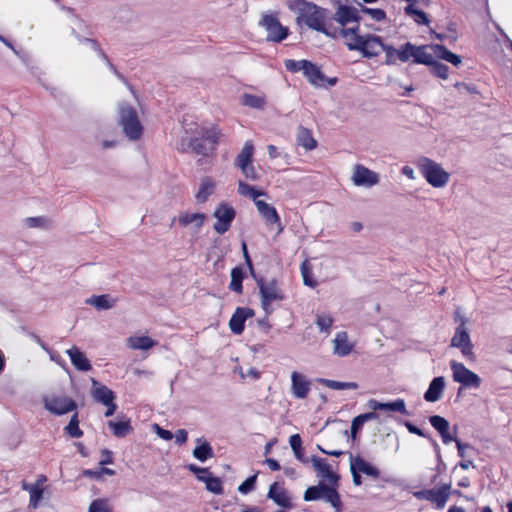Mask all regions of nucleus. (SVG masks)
Instances as JSON below:
<instances>
[{
	"label": "nucleus",
	"instance_id": "obj_1",
	"mask_svg": "<svg viewBox=\"0 0 512 512\" xmlns=\"http://www.w3.org/2000/svg\"><path fill=\"white\" fill-rule=\"evenodd\" d=\"M289 8L298 13V24L303 22L310 29L321 32L327 36L335 37V34L330 33L324 25L326 9L306 0H295L289 5Z\"/></svg>",
	"mask_w": 512,
	"mask_h": 512
},
{
	"label": "nucleus",
	"instance_id": "obj_2",
	"mask_svg": "<svg viewBox=\"0 0 512 512\" xmlns=\"http://www.w3.org/2000/svg\"><path fill=\"white\" fill-rule=\"evenodd\" d=\"M118 113V123L123 133L132 141L139 140L143 134V126L135 108L123 102L118 105Z\"/></svg>",
	"mask_w": 512,
	"mask_h": 512
},
{
	"label": "nucleus",
	"instance_id": "obj_3",
	"mask_svg": "<svg viewBox=\"0 0 512 512\" xmlns=\"http://www.w3.org/2000/svg\"><path fill=\"white\" fill-rule=\"evenodd\" d=\"M418 168L426 181L435 188L444 187L449 181V173L429 158H421Z\"/></svg>",
	"mask_w": 512,
	"mask_h": 512
},
{
	"label": "nucleus",
	"instance_id": "obj_4",
	"mask_svg": "<svg viewBox=\"0 0 512 512\" xmlns=\"http://www.w3.org/2000/svg\"><path fill=\"white\" fill-rule=\"evenodd\" d=\"M257 286L261 297V306L266 314L272 313L271 303L273 301H281L284 299L282 291L278 287L276 279H272L269 282L260 277L256 279Z\"/></svg>",
	"mask_w": 512,
	"mask_h": 512
},
{
	"label": "nucleus",
	"instance_id": "obj_5",
	"mask_svg": "<svg viewBox=\"0 0 512 512\" xmlns=\"http://www.w3.org/2000/svg\"><path fill=\"white\" fill-rule=\"evenodd\" d=\"M259 25L267 31V41L280 43L289 35V29L272 14H263Z\"/></svg>",
	"mask_w": 512,
	"mask_h": 512
},
{
	"label": "nucleus",
	"instance_id": "obj_6",
	"mask_svg": "<svg viewBox=\"0 0 512 512\" xmlns=\"http://www.w3.org/2000/svg\"><path fill=\"white\" fill-rule=\"evenodd\" d=\"M44 408L51 414L61 416L77 409V403L69 396L52 394L43 399Z\"/></svg>",
	"mask_w": 512,
	"mask_h": 512
},
{
	"label": "nucleus",
	"instance_id": "obj_7",
	"mask_svg": "<svg viewBox=\"0 0 512 512\" xmlns=\"http://www.w3.org/2000/svg\"><path fill=\"white\" fill-rule=\"evenodd\" d=\"M427 48H430V45H420L416 46L411 42H407L403 44V50L401 51V62H407L411 57H413V62L417 64H423L429 66L433 64L434 54L428 53Z\"/></svg>",
	"mask_w": 512,
	"mask_h": 512
},
{
	"label": "nucleus",
	"instance_id": "obj_8",
	"mask_svg": "<svg viewBox=\"0 0 512 512\" xmlns=\"http://www.w3.org/2000/svg\"><path fill=\"white\" fill-rule=\"evenodd\" d=\"M451 485L443 484L437 489L419 490L413 493L418 500H427L434 503L438 509H442L450 496Z\"/></svg>",
	"mask_w": 512,
	"mask_h": 512
},
{
	"label": "nucleus",
	"instance_id": "obj_9",
	"mask_svg": "<svg viewBox=\"0 0 512 512\" xmlns=\"http://www.w3.org/2000/svg\"><path fill=\"white\" fill-rule=\"evenodd\" d=\"M450 367L453 372V380L465 387L479 388L481 384L480 377L465 367L463 363L451 361Z\"/></svg>",
	"mask_w": 512,
	"mask_h": 512
},
{
	"label": "nucleus",
	"instance_id": "obj_10",
	"mask_svg": "<svg viewBox=\"0 0 512 512\" xmlns=\"http://www.w3.org/2000/svg\"><path fill=\"white\" fill-rule=\"evenodd\" d=\"M213 216L217 219L214 224V230L222 235L227 232L236 216L235 209L227 203H221L215 209Z\"/></svg>",
	"mask_w": 512,
	"mask_h": 512
},
{
	"label": "nucleus",
	"instance_id": "obj_11",
	"mask_svg": "<svg viewBox=\"0 0 512 512\" xmlns=\"http://www.w3.org/2000/svg\"><path fill=\"white\" fill-rule=\"evenodd\" d=\"M351 180L355 186L370 188L380 181L379 174L367 167L356 164L353 167Z\"/></svg>",
	"mask_w": 512,
	"mask_h": 512
},
{
	"label": "nucleus",
	"instance_id": "obj_12",
	"mask_svg": "<svg viewBox=\"0 0 512 512\" xmlns=\"http://www.w3.org/2000/svg\"><path fill=\"white\" fill-rule=\"evenodd\" d=\"M256 207L259 215L265 221L267 226H276L278 233L284 229L280 216L274 206L266 203L265 201H256Z\"/></svg>",
	"mask_w": 512,
	"mask_h": 512
},
{
	"label": "nucleus",
	"instance_id": "obj_13",
	"mask_svg": "<svg viewBox=\"0 0 512 512\" xmlns=\"http://www.w3.org/2000/svg\"><path fill=\"white\" fill-rule=\"evenodd\" d=\"M255 315L253 309L249 307H237L229 320V328L235 335H240L244 331L245 321Z\"/></svg>",
	"mask_w": 512,
	"mask_h": 512
},
{
	"label": "nucleus",
	"instance_id": "obj_14",
	"mask_svg": "<svg viewBox=\"0 0 512 512\" xmlns=\"http://www.w3.org/2000/svg\"><path fill=\"white\" fill-rule=\"evenodd\" d=\"M367 406L372 410L399 412L403 415H409V412L406 409L405 401L400 398L388 403H382L375 399H370L367 403Z\"/></svg>",
	"mask_w": 512,
	"mask_h": 512
},
{
	"label": "nucleus",
	"instance_id": "obj_15",
	"mask_svg": "<svg viewBox=\"0 0 512 512\" xmlns=\"http://www.w3.org/2000/svg\"><path fill=\"white\" fill-rule=\"evenodd\" d=\"M92 387H91V396L95 402L101 404H107L110 400H115V393L109 389L107 386L99 383L96 379H91Z\"/></svg>",
	"mask_w": 512,
	"mask_h": 512
},
{
	"label": "nucleus",
	"instance_id": "obj_16",
	"mask_svg": "<svg viewBox=\"0 0 512 512\" xmlns=\"http://www.w3.org/2000/svg\"><path fill=\"white\" fill-rule=\"evenodd\" d=\"M291 381V390L294 397L305 399L310 391V382L304 375L295 371L291 374Z\"/></svg>",
	"mask_w": 512,
	"mask_h": 512
},
{
	"label": "nucleus",
	"instance_id": "obj_17",
	"mask_svg": "<svg viewBox=\"0 0 512 512\" xmlns=\"http://www.w3.org/2000/svg\"><path fill=\"white\" fill-rule=\"evenodd\" d=\"M456 321H460L459 326L455 330V334L453 338L451 339V347L459 348L466 343L471 341L470 335L465 327L466 325V318L464 316H461L459 313H456Z\"/></svg>",
	"mask_w": 512,
	"mask_h": 512
},
{
	"label": "nucleus",
	"instance_id": "obj_18",
	"mask_svg": "<svg viewBox=\"0 0 512 512\" xmlns=\"http://www.w3.org/2000/svg\"><path fill=\"white\" fill-rule=\"evenodd\" d=\"M69 356L72 365L79 371H89L92 366L90 361L87 359L85 354L80 351L76 346L71 347L66 351Z\"/></svg>",
	"mask_w": 512,
	"mask_h": 512
},
{
	"label": "nucleus",
	"instance_id": "obj_19",
	"mask_svg": "<svg viewBox=\"0 0 512 512\" xmlns=\"http://www.w3.org/2000/svg\"><path fill=\"white\" fill-rule=\"evenodd\" d=\"M335 19L339 24L344 26L350 22L359 23L360 16L358 14V10L355 7L348 5H340L336 11Z\"/></svg>",
	"mask_w": 512,
	"mask_h": 512
},
{
	"label": "nucleus",
	"instance_id": "obj_20",
	"mask_svg": "<svg viewBox=\"0 0 512 512\" xmlns=\"http://www.w3.org/2000/svg\"><path fill=\"white\" fill-rule=\"evenodd\" d=\"M445 388V379L443 376L435 377L430 382L427 391L424 393V399L427 402L438 401L443 394Z\"/></svg>",
	"mask_w": 512,
	"mask_h": 512
},
{
	"label": "nucleus",
	"instance_id": "obj_21",
	"mask_svg": "<svg viewBox=\"0 0 512 512\" xmlns=\"http://www.w3.org/2000/svg\"><path fill=\"white\" fill-rule=\"evenodd\" d=\"M267 497L269 499H272L280 507L287 509L292 507L291 499L288 495V492L285 489L278 490L277 482H274L273 484L270 485Z\"/></svg>",
	"mask_w": 512,
	"mask_h": 512
},
{
	"label": "nucleus",
	"instance_id": "obj_22",
	"mask_svg": "<svg viewBox=\"0 0 512 512\" xmlns=\"http://www.w3.org/2000/svg\"><path fill=\"white\" fill-rule=\"evenodd\" d=\"M384 45L385 43L382 41L380 36L368 34V38H366V46L362 56L365 58L376 57L381 53V51H383Z\"/></svg>",
	"mask_w": 512,
	"mask_h": 512
},
{
	"label": "nucleus",
	"instance_id": "obj_23",
	"mask_svg": "<svg viewBox=\"0 0 512 512\" xmlns=\"http://www.w3.org/2000/svg\"><path fill=\"white\" fill-rule=\"evenodd\" d=\"M311 462L313 467L320 473L321 477L327 479L330 483L336 484L339 476L331 471L330 466L325 462V459L312 456Z\"/></svg>",
	"mask_w": 512,
	"mask_h": 512
},
{
	"label": "nucleus",
	"instance_id": "obj_24",
	"mask_svg": "<svg viewBox=\"0 0 512 512\" xmlns=\"http://www.w3.org/2000/svg\"><path fill=\"white\" fill-rule=\"evenodd\" d=\"M430 49L437 58L445 60L454 66H458L462 62L460 56L452 53L442 44H431Z\"/></svg>",
	"mask_w": 512,
	"mask_h": 512
},
{
	"label": "nucleus",
	"instance_id": "obj_25",
	"mask_svg": "<svg viewBox=\"0 0 512 512\" xmlns=\"http://www.w3.org/2000/svg\"><path fill=\"white\" fill-rule=\"evenodd\" d=\"M333 342L334 353L340 357L347 356L353 349V344L348 341V335L344 331L337 333Z\"/></svg>",
	"mask_w": 512,
	"mask_h": 512
},
{
	"label": "nucleus",
	"instance_id": "obj_26",
	"mask_svg": "<svg viewBox=\"0 0 512 512\" xmlns=\"http://www.w3.org/2000/svg\"><path fill=\"white\" fill-rule=\"evenodd\" d=\"M304 76L312 85L324 86L326 76L322 73L317 65L310 61H308L307 67L304 71Z\"/></svg>",
	"mask_w": 512,
	"mask_h": 512
},
{
	"label": "nucleus",
	"instance_id": "obj_27",
	"mask_svg": "<svg viewBox=\"0 0 512 512\" xmlns=\"http://www.w3.org/2000/svg\"><path fill=\"white\" fill-rule=\"evenodd\" d=\"M206 219V215L204 213H182L178 217V223L182 227H187L190 224H193L196 231H199L200 228L204 225Z\"/></svg>",
	"mask_w": 512,
	"mask_h": 512
},
{
	"label": "nucleus",
	"instance_id": "obj_28",
	"mask_svg": "<svg viewBox=\"0 0 512 512\" xmlns=\"http://www.w3.org/2000/svg\"><path fill=\"white\" fill-rule=\"evenodd\" d=\"M197 443L199 445H197L194 449H193V456L201 461V462H205L206 460L212 458L214 456V452H213V449L210 445L209 442H207L204 438H198L197 440Z\"/></svg>",
	"mask_w": 512,
	"mask_h": 512
},
{
	"label": "nucleus",
	"instance_id": "obj_29",
	"mask_svg": "<svg viewBox=\"0 0 512 512\" xmlns=\"http://www.w3.org/2000/svg\"><path fill=\"white\" fill-rule=\"evenodd\" d=\"M115 299H112L107 294L93 295L86 300V304L94 306L97 310H108L114 307Z\"/></svg>",
	"mask_w": 512,
	"mask_h": 512
},
{
	"label": "nucleus",
	"instance_id": "obj_30",
	"mask_svg": "<svg viewBox=\"0 0 512 512\" xmlns=\"http://www.w3.org/2000/svg\"><path fill=\"white\" fill-rule=\"evenodd\" d=\"M297 141L306 150H313L317 146V141L314 139L312 132L303 126L298 128Z\"/></svg>",
	"mask_w": 512,
	"mask_h": 512
},
{
	"label": "nucleus",
	"instance_id": "obj_31",
	"mask_svg": "<svg viewBox=\"0 0 512 512\" xmlns=\"http://www.w3.org/2000/svg\"><path fill=\"white\" fill-rule=\"evenodd\" d=\"M253 152H254L253 144L250 141H247L244 144L241 152L236 157L235 165L239 168L250 165L252 162Z\"/></svg>",
	"mask_w": 512,
	"mask_h": 512
},
{
	"label": "nucleus",
	"instance_id": "obj_32",
	"mask_svg": "<svg viewBox=\"0 0 512 512\" xmlns=\"http://www.w3.org/2000/svg\"><path fill=\"white\" fill-rule=\"evenodd\" d=\"M245 277V272L241 266H236L231 270V281L229 289L236 293H242L243 285L242 281Z\"/></svg>",
	"mask_w": 512,
	"mask_h": 512
},
{
	"label": "nucleus",
	"instance_id": "obj_33",
	"mask_svg": "<svg viewBox=\"0 0 512 512\" xmlns=\"http://www.w3.org/2000/svg\"><path fill=\"white\" fill-rule=\"evenodd\" d=\"M108 426L112 429L113 434L118 438H123L133 431V427L131 426L129 419L118 422L109 421Z\"/></svg>",
	"mask_w": 512,
	"mask_h": 512
},
{
	"label": "nucleus",
	"instance_id": "obj_34",
	"mask_svg": "<svg viewBox=\"0 0 512 512\" xmlns=\"http://www.w3.org/2000/svg\"><path fill=\"white\" fill-rule=\"evenodd\" d=\"M198 480L205 483L206 489L209 492H212L217 495L223 494L224 490L220 478L214 477L210 473L208 476H198Z\"/></svg>",
	"mask_w": 512,
	"mask_h": 512
},
{
	"label": "nucleus",
	"instance_id": "obj_35",
	"mask_svg": "<svg viewBox=\"0 0 512 512\" xmlns=\"http://www.w3.org/2000/svg\"><path fill=\"white\" fill-rule=\"evenodd\" d=\"M351 459L353 460L355 467H358V470L360 472H362L368 476H371L373 478L379 477L380 471L376 467L371 465L369 462L364 460L362 457H360V456L352 457L351 456Z\"/></svg>",
	"mask_w": 512,
	"mask_h": 512
},
{
	"label": "nucleus",
	"instance_id": "obj_36",
	"mask_svg": "<svg viewBox=\"0 0 512 512\" xmlns=\"http://www.w3.org/2000/svg\"><path fill=\"white\" fill-rule=\"evenodd\" d=\"M213 191V181L210 178L205 177L201 180L200 188L197 194L195 195V198L199 203H204L207 201L208 197L213 193Z\"/></svg>",
	"mask_w": 512,
	"mask_h": 512
},
{
	"label": "nucleus",
	"instance_id": "obj_37",
	"mask_svg": "<svg viewBox=\"0 0 512 512\" xmlns=\"http://www.w3.org/2000/svg\"><path fill=\"white\" fill-rule=\"evenodd\" d=\"M241 104L254 109H264L266 105L265 96L244 93L241 96Z\"/></svg>",
	"mask_w": 512,
	"mask_h": 512
},
{
	"label": "nucleus",
	"instance_id": "obj_38",
	"mask_svg": "<svg viewBox=\"0 0 512 512\" xmlns=\"http://www.w3.org/2000/svg\"><path fill=\"white\" fill-rule=\"evenodd\" d=\"M189 146L192 148L193 152L199 155L207 156L210 152L213 151V147L209 146L208 142L201 135V137L192 138L190 140Z\"/></svg>",
	"mask_w": 512,
	"mask_h": 512
},
{
	"label": "nucleus",
	"instance_id": "obj_39",
	"mask_svg": "<svg viewBox=\"0 0 512 512\" xmlns=\"http://www.w3.org/2000/svg\"><path fill=\"white\" fill-rule=\"evenodd\" d=\"M324 490L323 498L335 508L336 512H341L342 502L336 488L325 485Z\"/></svg>",
	"mask_w": 512,
	"mask_h": 512
},
{
	"label": "nucleus",
	"instance_id": "obj_40",
	"mask_svg": "<svg viewBox=\"0 0 512 512\" xmlns=\"http://www.w3.org/2000/svg\"><path fill=\"white\" fill-rule=\"evenodd\" d=\"M130 347L138 350H148L157 345V342L148 336L130 337Z\"/></svg>",
	"mask_w": 512,
	"mask_h": 512
},
{
	"label": "nucleus",
	"instance_id": "obj_41",
	"mask_svg": "<svg viewBox=\"0 0 512 512\" xmlns=\"http://www.w3.org/2000/svg\"><path fill=\"white\" fill-rule=\"evenodd\" d=\"M404 11L406 15L414 17L415 22L419 25H428L430 22L427 14L422 10L416 9L413 2L409 3Z\"/></svg>",
	"mask_w": 512,
	"mask_h": 512
},
{
	"label": "nucleus",
	"instance_id": "obj_42",
	"mask_svg": "<svg viewBox=\"0 0 512 512\" xmlns=\"http://www.w3.org/2000/svg\"><path fill=\"white\" fill-rule=\"evenodd\" d=\"M289 444L294 453V456L297 460L307 463L308 459L304 457L303 448H302V439L299 434H294L290 436Z\"/></svg>",
	"mask_w": 512,
	"mask_h": 512
},
{
	"label": "nucleus",
	"instance_id": "obj_43",
	"mask_svg": "<svg viewBox=\"0 0 512 512\" xmlns=\"http://www.w3.org/2000/svg\"><path fill=\"white\" fill-rule=\"evenodd\" d=\"M317 381L333 390H345V389L354 390V389L358 388V385L355 382H340V381L329 380V379H324V378H319Z\"/></svg>",
	"mask_w": 512,
	"mask_h": 512
},
{
	"label": "nucleus",
	"instance_id": "obj_44",
	"mask_svg": "<svg viewBox=\"0 0 512 512\" xmlns=\"http://www.w3.org/2000/svg\"><path fill=\"white\" fill-rule=\"evenodd\" d=\"M403 50V45L399 47V49L394 48L391 45L385 44L383 47V51L385 52V64L386 65H395L397 60L401 61V51Z\"/></svg>",
	"mask_w": 512,
	"mask_h": 512
},
{
	"label": "nucleus",
	"instance_id": "obj_45",
	"mask_svg": "<svg viewBox=\"0 0 512 512\" xmlns=\"http://www.w3.org/2000/svg\"><path fill=\"white\" fill-rule=\"evenodd\" d=\"M325 485L324 483H319L316 486H310L306 489L304 493V500L305 501H316L321 498H323V493L325 492Z\"/></svg>",
	"mask_w": 512,
	"mask_h": 512
},
{
	"label": "nucleus",
	"instance_id": "obj_46",
	"mask_svg": "<svg viewBox=\"0 0 512 512\" xmlns=\"http://www.w3.org/2000/svg\"><path fill=\"white\" fill-rule=\"evenodd\" d=\"M201 135L206 139L209 146L213 147L214 150L215 145L218 143L222 134L221 130L217 126H213L211 128L203 129Z\"/></svg>",
	"mask_w": 512,
	"mask_h": 512
},
{
	"label": "nucleus",
	"instance_id": "obj_47",
	"mask_svg": "<svg viewBox=\"0 0 512 512\" xmlns=\"http://www.w3.org/2000/svg\"><path fill=\"white\" fill-rule=\"evenodd\" d=\"M65 431L72 437V438H79L83 435V431L79 428V419H78V413L75 412L68 425L65 427Z\"/></svg>",
	"mask_w": 512,
	"mask_h": 512
},
{
	"label": "nucleus",
	"instance_id": "obj_48",
	"mask_svg": "<svg viewBox=\"0 0 512 512\" xmlns=\"http://www.w3.org/2000/svg\"><path fill=\"white\" fill-rule=\"evenodd\" d=\"M88 512H113V510L109 505L108 499L99 498L91 502Z\"/></svg>",
	"mask_w": 512,
	"mask_h": 512
},
{
	"label": "nucleus",
	"instance_id": "obj_49",
	"mask_svg": "<svg viewBox=\"0 0 512 512\" xmlns=\"http://www.w3.org/2000/svg\"><path fill=\"white\" fill-rule=\"evenodd\" d=\"M429 422L432 427L439 432V434L449 430V422L447 419L440 415H433L429 417Z\"/></svg>",
	"mask_w": 512,
	"mask_h": 512
},
{
	"label": "nucleus",
	"instance_id": "obj_50",
	"mask_svg": "<svg viewBox=\"0 0 512 512\" xmlns=\"http://www.w3.org/2000/svg\"><path fill=\"white\" fill-rule=\"evenodd\" d=\"M300 270H301V275L303 278L304 285L311 287V288H315L317 286V282L312 278V271H311V268L309 267L307 261H304L301 264Z\"/></svg>",
	"mask_w": 512,
	"mask_h": 512
},
{
	"label": "nucleus",
	"instance_id": "obj_51",
	"mask_svg": "<svg viewBox=\"0 0 512 512\" xmlns=\"http://www.w3.org/2000/svg\"><path fill=\"white\" fill-rule=\"evenodd\" d=\"M332 324H333V318L331 316L325 315V314L317 315L316 325L318 326L320 332L329 334Z\"/></svg>",
	"mask_w": 512,
	"mask_h": 512
},
{
	"label": "nucleus",
	"instance_id": "obj_52",
	"mask_svg": "<svg viewBox=\"0 0 512 512\" xmlns=\"http://www.w3.org/2000/svg\"><path fill=\"white\" fill-rule=\"evenodd\" d=\"M431 67V73L439 77L441 79L448 78L449 67L439 61L433 60V64L429 65Z\"/></svg>",
	"mask_w": 512,
	"mask_h": 512
},
{
	"label": "nucleus",
	"instance_id": "obj_53",
	"mask_svg": "<svg viewBox=\"0 0 512 512\" xmlns=\"http://www.w3.org/2000/svg\"><path fill=\"white\" fill-rule=\"evenodd\" d=\"M366 38H368V34L366 35H355L353 38L354 42H348L347 48L350 51H359L361 54L364 51V48L366 46Z\"/></svg>",
	"mask_w": 512,
	"mask_h": 512
},
{
	"label": "nucleus",
	"instance_id": "obj_54",
	"mask_svg": "<svg viewBox=\"0 0 512 512\" xmlns=\"http://www.w3.org/2000/svg\"><path fill=\"white\" fill-rule=\"evenodd\" d=\"M308 64V60H292L288 59L285 61V68L290 72L305 71Z\"/></svg>",
	"mask_w": 512,
	"mask_h": 512
},
{
	"label": "nucleus",
	"instance_id": "obj_55",
	"mask_svg": "<svg viewBox=\"0 0 512 512\" xmlns=\"http://www.w3.org/2000/svg\"><path fill=\"white\" fill-rule=\"evenodd\" d=\"M361 6V11L365 14H368L371 16L372 19H374L375 21L377 22H380V21H383L386 19V13L384 10L380 9V8H368L362 4H360Z\"/></svg>",
	"mask_w": 512,
	"mask_h": 512
},
{
	"label": "nucleus",
	"instance_id": "obj_56",
	"mask_svg": "<svg viewBox=\"0 0 512 512\" xmlns=\"http://www.w3.org/2000/svg\"><path fill=\"white\" fill-rule=\"evenodd\" d=\"M258 473L248 477L238 486V491L242 494H248L255 489Z\"/></svg>",
	"mask_w": 512,
	"mask_h": 512
},
{
	"label": "nucleus",
	"instance_id": "obj_57",
	"mask_svg": "<svg viewBox=\"0 0 512 512\" xmlns=\"http://www.w3.org/2000/svg\"><path fill=\"white\" fill-rule=\"evenodd\" d=\"M30 501L29 506L37 508L38 503L43 498V490L36 485L30 487Z\"/></svg>",
	"mask_w": 512,
	"mask_h": 512
},
{
	"label": "nucleus",
	"instance_id": "obj_58",
	"mask_svg": "<svg viewBox=\"0 0 512 512\" xmlns=\"http://www.w3.org/2000/svg\"><path fill=\"white\" fill-rule=\"evenodd\" d=\"M77 38H78L79 42H81V43H82V42L89 43V44L91 45L92 49H94L95 51H97V52H98V54H99V56H100L101 58H103L106 62H108V61H109L108 56H107V55L105 54V52L100 48V45H99V43H98L96 40L91 39V38H82V37H80L79 35H77Z\"/></svg>",
	"mask_w": 512,
	"mask_h": 512
},
{
	"label": "nucleus",
	"instance_id": "obj_59",
	"mask_svg": "<svg viewBox=\"0 0 512 512\" xmlns=\"http://www.w3.org/2000/svg\"><path fill=\"white\" fill-rule=\"evenodd\" d=\"M47 219L45 217H28L25 219V224L29 228L45 227Z\"/></svg>",
	"mask_w": 512,
	"mask_h": 512
},
{
	"label": "nucleus",
	"instance_id": "obj_60",
	"mask_svg": "<svg viewBox=\"0 0 512 512\" xmlns=\"http://www.w3.org/2000/svg\"><path fill=\"white\" fill-rule=\"evenodd\" d=\"M364 421L361 417V415H358L356 416L353 420H352V423H351V428H350V432H351V437L352 439H356L357 437V434L358 432L362 429L363 425H364Z\"/></svg>",
	"mask_w": 512,
	"mask_h": 512
},
{
	"label": "nucleus",
	"instance_id": "obj_61",
	"mask_svg": "<svg viewBox=\"0 0 512 512\" xmlns=\"http://www.w3.org/2000/svg\"><path fill=\"white\" fill-rule=\"evenodd\" d=\"M404 425L405 427L407 428V430L412 433V434H416L418 436H421V437H424V438H427L429 439V441L431 442V439H433L431 436H429L428 434H426L422 429L418 428L417 426H415L413 423L409 422V421H405L404 422Z\"/></svg>",
	"mask_w": 512,
	"mask_h": 512
},
{
	"label": "nucleus",
	"instance_id": "obj_62",
	"mask_svg": "<svg viewBox=\"0 0 512 512\" xmlns=\"http://www.w3.org/2000/svg\"><path fill=\"white\" fill-rule=\"evenodd\" d=\"M186 468L191 473L195 474L197 478H198V476H208L211 473L209 468L199 467V466H197L195 464H188L186 466Z\"/></svg>",
	"mask_w": 512,
	"mask_h": 512
},
{
	"label": "nucleus",
	"instance_id": "obj_63",
	"mask_svg": "<svg viewBox=\"0 0 512 512\" xmlns=\"http://www.w3.org/2000/svg\"><path fill=\"white\" fill-rule=\"evenodd\" d=\"M461 350L462 355L467 358L468 360L474 361L475 360V354L473 352V344L472 342H468L465 345L459 347Z\"/></svg>",
	"mask_w": 512,
	"mask_h": 512
},
{
	"label": "nucleus",
	"instance_id": "obj_64",
	"mask_svg": "<svg viewBox=\"0 0 512 512\" xmlns=\"http://www.w3.org/2000/svg\"><path fill=\"white\" fill-rule=\"evenodd\" d=\"M240 169L246 178H248L250 180H256L258 178V175H257L256 170L253 165L250 164V165L242 167Z\"/></svg>",
	"mask_w": 512,
	"mask_h": 512
}]
</instances>
